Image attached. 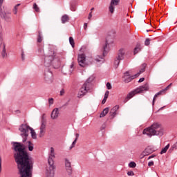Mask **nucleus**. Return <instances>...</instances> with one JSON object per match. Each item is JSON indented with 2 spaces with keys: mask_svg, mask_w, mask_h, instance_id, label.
<instances>
[{
  "mask_svg": "<svg viewBox=\"0 0 177 177\" xmlns=\"http://www.w3.org/2000/svg\"><path fill=\"white\" fill-rule=\"evenodd\" d=\"M75 136H76V138H75L76 141H77V140H78V138H80V133H77L75 134Z\"/></svg>",
  "mask_w": 177,
  "mask_h": 177,
  "instance_id": "obj_53",
  "label": "nucleus"
},
{
  "mask_svg": "<svg viewBox=\"0 0 177 177\" xmlns=\"http://www.w3.org/2000/svg\"><path fill=\"white\" fill-rule=\"evenodd\" d=\"M69 42H70V44L71 45L72 48H74V46H75V43L74 42V38H73L72 37H70Z\"/></svg>",
  "mask_w": 177,
  "mask_h": 177,
  "instance_id": "obj_34",
  "label": "nucleus"
},
{
  "mask_svg": "<svg viewBox=\"0 0 177 177\" xmlns=\"http://www.w3.org/2000/svg\"><path fill=\"white\" fill-rule=\"evenodd\" d=\"M172 85V83H171L169 85H168L167 87H165L164 89L161 90L160 92L162 93H164V92H167L168 89H169V87Z\"/></svg>",
  "mask_w": 177,
  "mask_h": 177,
  "instance_id": "obj_37",
  "label": "nucleus"
},
{
  "mask_svg": "<svg viewBox=\"0 0 177 177\" xmlns=\"http://www.w3.org/2000/svg\"><path fill=\"white\" fill-rule=\"evenodd\" d=\"M129 168H135L136 167V163L135 162H131L129 164Z\"/></svg>",
  "mask_w": 177,
  "mask_h": 177,
  "instance_id": "obj_39",
  "label": "nucleus"
},
{
  "mask_svg": "<svg viewBox=\"0 0 177 177\" xmlns=\"http://www.w3.org/2000/svg\"><path fill=\"white\" fill-rule=\"evenodd\" d=\"M37 42H39V44H41V42H42V35L41 31L38 32Z\"/></svg>",
  "mask_w": 177,
  "mask_h": 177,
  "instance_id": "obj_32",
  "label": "nucleus"
},
{
  "mask_svg": "<svg viewBox=\"0 0 177 177\" xmlns=\"http://www.w3.org/2000/svg\"><path fill=\"white\" fill-rule=\"evenodd\" d=\"M75 143H77V139H75V140L73 142L70 149H73V147H74V146H75Z\"/></svg>",
  "mask_w": 177,
  "mask_h": 177,
  "instance_id": "obj_43",
  "label": "nucleus"
},
{
  "mask_svg": "<svg viewBox=\"0 0 177 177\" xmlns=\"http://www.w3.org/2000/svg\"><path fill=\"white\" fill-rule=\"evenodd\" d=\"M154 151L151 148L148 147L145 149V151L142 152L143 156H149V154H151Z\"/></svg>",
  "mask_w": 177,
  "mask_h": 177,
  "instance_id": "obj_20",
  "label": "nucleus"
},
{
  "mask_svg": "<svg viewBox=\"0 0 177 177\" xmlns=\"http://www.w3.org/2000/svg\"><path fill=\"white\" fill-rule=\"evenodd\" d=\"M153 165H154V162L153 161L149 162L148 167H153Z\"/></svg>",
  "mask_w": 177,
  "mask_h": 177,
  "instance_id": "obj_48",
  "label": "nucleus"
},
{
  "mask_svg": "<svg viewBox=\"0 0 177 177\" xmlns=\"http://www.w3.org/2000/svg\"><path fill=\"white\" fill-rule=\"evenodd\" d=\"M65 168L68 175H72L73 167H71V162H70L67 158L65 159Z\"/></svg>",
  "mask_w": 177,
  "mask_h": 177,
  "instance_id": "obj_12",
  "label": "nucleus"
},
{
  "mask_svg": "<svg viewBox=\"0 0 177 177\" xmlns=\"http://www.w3.org/2000/svg\"><path fill=\"white\" fill-rule=\"evenodd\" d=\"M68 21H70V17L67 15H64L62 17V24H64L66 23H68Z\"/></svg>",
  "mask_w": 177,
  "mask_h": 177,
  "instance_id": "obj_21",
  "label": "nucleus"
},
{
  "mask_svg": "<svg viewBox=\"0 0 177 177\" xmlns=\"http://www.w3.org/2000/svg\"><path fill=\"white\" fill-rule=\"evenodd\" d=\"M84 30H86V28H88V23L84 24Z\"/></svg>",
  "mask_w": 177,
  "mask_h": 177,
  "instance_id": "obj_51",
  "label": "nucleus"
},
{
  "mask_svg": "<svg viewBox=\"0 0 177 177\" xmlns=\"http://www.w3.org/2000/svg\"><path fill=\"white\" fill-rule=\"evenodd\" d=\"M55 51L49 50L46 55H44V66L46 67H50L52 64L53 63V60H55Z\"/></svg>",
  "mask_w": 177,
  "mask_h": 177,
  "instance_id": "obj_6",
  "label": "nucleus"
},
{
  "mask_svg": "<svg viewBox=\"0 0 177 177\" xmlns=\"http://www.w3.org/2000/svg\"><path fill=\"white\" fill-rule=\"evenodd\" d=\"M64 88H62L61 91H60V96H63V95H64Z\"/></svg>",
  "mask_w": 177,
  "mask_h": 177,
  "instance_id": "obj_50",
  "label": "nucleus"
},
{
  "mask_svg": "<svg viewBox=\"0 0 177 177\" xmlns=\"http://www.w3.org/2000/svg\"><path fill=\"white\" fill-rule=\"evenodd\" d=\"M138 77V76L136 75H131L129 74V72L127 71L126 73H124L123 79H124V82L126 84H128L129 82H131L132 80H135V78Z\"/></svg>",
  "mask_w": 177,
  "mask_h": 177,
  "instance_id": "obj_10",
  "label": "nucleus"
},
{
  "mask_svg": "<svg viewBox=\"0 0 177 177\" xmlns=\"http://www.w3.org/2000/svg\"><path fill=\"white\" fill-rule=\"evenodd\" d=\"M145 81V77H141L139 80L138 82H143Z\"/></svg>",
  "mask_w": 177,
  "mask_h": 177,
  "instance_id": "obj_57",
  "label": "nucleus"
},
{
  "mask_svg": "<svg viewBox=\"0 0 177 177\" xmlns=\"http://www.w3.org/2000/svg\"><path fill=\"white\" fill-rule=\"evenodd\" d=\"M44 80L48 84L53 82V73L50 71H46L44 73Z\"/></svg>",
  "mask_w": 177,
  "mask_h": 177,
  "instance_id": "obj_11",
  "label": "nucleus"
},
{
  "mask_svg": "<svg viewBox=\"0 0 177 177\" xmlns=\"http://www.w3.org/2000/svg\"><path fill=\"white\" fill-rule=\"evenodd\" d=\"M106 88H107V89H111L112 86H111V84H110V82L106 83Z\"/></svg>",
  "mask_w": 177,
  "mask_h": 177,
  "instance_id": "obj_44",
  "label": "nucleus"
},
{
  "mask_svg": "<svg viewBox=\"0 0 177 177\" xmlns=\"http://www.w3.org/2000/svg\"><path fill=\"white\" fill-rule=\"evenodd\" d=\"M89 86H91V78H88L80 89L77 93V97L79 99L84 97L86 95L89 90Z\"/></svg>",
  "mask_w": 177,
  "mask_h": 177,
  "instance_id": "obj_5",
  "label": "nucleus"
},
{
  "mask_svg": "<svg viewBox=\"0 0 177 177\" xmlns=\"http://www.w3.org/2000/svg\"><path fill=\"white\" fill-rule=\"evenodd\" d=\"M59 109L58 108H55L53 110L52 113H51V118L53 120H56V118H57V117H59Z\"/></svg>",
  "mask_w": 177,
  "mask_h": 177,
  "instance_id": "obj_16",
  "label": "nucleus"
},
{
  "mask_svg": "<svg viewBox=\"0 0 177 177\" xmlns=\"http://www.w3.org/2000/svg\"><path fill=\"white\" fill-rule=\"evenodd\" d=\"M91 19H92V12H91L88 14V20H91Z\"/></svg>",
  "mask_w": 177,
  "mask_h": 177,
  "instance_id": "obj_54",
  "label": "nucleus"
},
{
  "mask_svg": "<svg viewBox=\"0 0 177 177\" xmlns=\"http://www.w3.org/2000/svg\"><path fill=\"white\" fill-rule=\"evenodd\" d=\"M127 175L129 176H133V175H135V173H133V171H130L127 172Z\"/></svg>",
  "mask_w": 177,
  "mask_h": 177,
  "instance_id": "obj_42",
  "label": "nucleus"
},
{
  "mask_svg": "<svg viewBox=\"0 0 177 177\" xmlns=\"http://www.w3.org/2000/svg\"><path fill=\"white\" fill-rule=\"evenodd\" d=\"M142 133L143 135H147L149 138H151V136H162L164 129H162L161 124L155 122L149 127L145 129Z\"/></svg>",
  "mask_w": 177,
  "mask_h": 177,
  "instance_id": "obj_2",
  "label": "nucleus"
},
{
  "mask_svg": "<svg viewBox=\"0 0 177 177\" xmlns=\"http://www.w3.org/2000/svg\"><path fill=\"white\" fill-rule=\"evenodd\" d=\"M3 1L5 0H0V8H2V5L3 4Z\"/></svg>",
  "mask_w": 177,
  "mask_h": 177,
  "instance_id": "obj_56",
  "label": "nucleus"
},
{
  "mask_svg": "<svg viewBox=\"0 0 177 177\" xmlns=\"http://www.w3.org/2000/svg\"><path fill=\"white\" fill-rule=\"evenodd\" d=\"M150 39H146L145 41V45H146V46H149V45H150Z\"/></svg>",
  "mask_w": 177,
  "mask_h": 177,
  "instance_id": "obj_40",
  "label": "nucleus"
},
{
  "mask_svg": "<svg viewBox=\"0 0 177 177\" xmlns=\"http://www.w3.org/2000/svg\"><path fill=\"white\" fill-rule=\"evenodd\" d=\"M19 6H20V3H18L16 6H15V7L12 10L14 15H17V9H18Z\"/></svg>",
  "mask_w": 177,
  "mask_h": 177,
  "instance_id": "obj_33",
  "label": "nucleus"
},
{
  "mask_svg": "<svg viewBox=\"0 0 177 177\" xmlns=\"http://www.w3.org/2000/svg\"><path fill=\"white\" fill-rule=\"evenodd\" d=\"M95 8H92L91 9V10L92 11V10H93Z\"/></svg>",
  "mask_w": 177,
  "mask_h": 177,
  "instance_id": "obj_60",
  "label": "nucleus"
},
{
  "mask_svg": "<svg viewBox=\"0 0 177 177\" xmlns=\"http://www.w3.org/2000/svg\"><path fill=\"white\" fill-rule=\"evenodd\" d=\"M161 93H162L161 91H160V92L157 93L154 95V97H153V101H152V106H154V103H156V97H157L158 96H160V95H161Z\"/></svg>",
  "mask_w": 177,
  "mask_h": 177,
  "instance_id": "obj_30",
  "label": "nucleus"
},
{
  "mask_svg": "<svg viewBox=\"0 0 177 177\" xmlns=\"http://www.w3.org/2000/svg\"><path fill=\"white\" fill-rule=\"evenodd\" d=\"M121 62V59H119L118 58H115L114 60V67L115 68H118V66H120V62Z\"/></svg>",
  "mask_w": 177,
  "mask_h": 177,
  "instance_id": "obj_27",
  "label": "nucleus"
},
{
  "mask_svg": "<svg viewBox=\"0 0 177 177\" xmlns=\"http://www.w3.org/2000/svg\"><path fill=\"white\" fill-rule=\"evenodd\" d=\"M55 149L53 147L50 148V152L48 154V162L49 167H47L46 175L48 177L55 176Z\"/></svg>",
  "mask_w": 177,
  "mask_h": 177,
  "instance_id": "obj_3",
  "label": "nucleus"
},
{
  "mask_svg": "<svg viewBox=\"0 0 177 177\" xmlns=\"http://www.w3.org/2000/svg\"><path fill=\"white\" fill-rule=\"evenodd\" d=\"M2 171V158L0 156V172Z\"/></svg>",
  "mask_w": 177,
  "mask_h": 177,
  "instance_id": "obj_46",
  "label": "nucleus"
},
{
  "mask_svg": "<svg viewBox=\"0 0 177 177\" xmlns=\"http://www.w3.org/2000/svg\"><path fill=\"white\" fill-rule=\"evenodd\" d=\"M30 133L32 139L37 138V133H35V131H34V129L32 128L30 129Z\"/></svg>",
  "mask_w": 177,
  "mask_h": 177,
  "instance_id": "obj_29",
  "label": "nucleus"
},
{
  "mask_svg": "<svg viewBox=\"0 0 177 177\" xmlns=\"http://www.w3.org/2000/svg\"><path fill=\"white\" fill-rule=\"evenodd\" d=\"M109 93H110V92H109V91H106L105 92L104 97L102 101V104H104V103H106V102L109 97Z\"/></svg>",
  "mask_w": 177,
  "mask_h": 177,
  "instance_id": "obj_24",
  "label": "nucleus"
},
{
  "mask_svg": "<svg viewBox=\"0 0 177 177\" xmlns=\"http://www.w3.org/2000/svg\"><path fill=\"white\" fill-rule=\"evenodd\" d=\"M154 157H156V155H155V154H153V155L149 156L148 160H150V159H151V158H154Z\"/></svg>",
  "mask_w": 177,
  "mask_h": 177,
  "instance_id": "obj_52",
  "label": "nucleus"
},
{
  "mask_svg": "<svg viewBox=\"0 0 177 177\" xmlns=\"http://www.w3.org/2000/svg\"><path fill=\"white\" fill-rule=\"evenodd\" d=\"M46 131V130L40 129V133L39 134V138H44V136L45 135Z\"/></svg>",
  "mask_w": 177,
  "mask_h": 177,
  "instance_id": "obj_38",
  "label": "nucleus"
},
{
  "mask_svg": "<svg viewBox=\"0 0 177 177\" xmlns=\"http://www.w3.org/2000/svg\"><path fill=\"white\" fill-rule=\"evenodd\" d=\"M48 103L50 105L53 104V98H49Z\"/></svg>",
  "mask_w": 177,
  "mask_h": 177,
  "instance_id": "obj_47",
  "label": "nucleus"
},
{
  "mask_svg": "<svg viewBox=\"0 0 177 177\" xmlns=\"http://www.w3.org/2000/svg\"><path fill=\"white\" fill-rule=\"evenodd\" d=\"M26 146L29 150V151H32L34 150V144L31 142V141H28L26 142Z\"/></svg>",
  "mask_w": 177,
  "mask_h": 177,
  "instance_id": "obj_22",
  "label": "nucleus"
},
{
  "mask_svg": "<svg viewBox=\"0 0 177 177\" xmlns=\"http://www.w3.org/2000/svg\"><path fill=\"white\" fill-rule=\"evenodd\" d=\"M21 59H22V60H24V51H22L21 52Z\"/></svg>",
  "mask_w": 177,
  "mask_h": 177,
  "instance_id": "obj_55",
  "label": "nucleus"
},
{
  "mask_svg": "<svg viewBox=\"0 0 177 177\" xmlns=\"http://www.w3.org/2000/svg\"><path fill=\"white\" fill-rule=\"evenodd\" d=\"M118 109H120V106L116 105L111 109V111L109 113L110 118H113L114 117H115V115H117V111H118Z\"/></svg>",
  "mask_w": 177,
  "mask_h": 177,
  "instance_id": "obj_14",
  "label": "nucleus"
},
{
  "mask_svg": "<svg viewBox=\"0 0 177 177\" xmlns=\"http://www.w3.org/2000/svg\"><path fill=\"white\" fill-rule=\"evenodd\" d=\"M14 158L17 164L18 169L21 177L32 176V165L34 162L32 158L28 156L26 151V146L21 142L14 143Z\"/></svg>",
  "mask_w": 177,
  "mask_h": 177,
  "instance_id": "obj_1",
  "label": "nucleus"
},
{
  "mask_svg": "<svg viewBox=\"0 0 177 177\" xmlns=\"http://www.w3.org/2000/svg\"><path fill=\"white\" fill-rule=\"evenodd\" d=\"M120 3V0H111L109 10L111 13H114V6H117Z\"/></svg>",
  "mask_w": 177,
  "mask_h": 177,
  "instance_id": "obj_13",
  "label": "nucleus"
},
{
  "mask_svg": "<svg viewBox=\"0 0 177 177\" xmlns=\"http://www.w3.org/2000/svg\"><path fill=\"white\" fill-rule=\"evenodd\" d=\"M39 53H41L40 56H42V55H44V49L39 48Z\"/></svg>",
  "mask_w": 177,
  "mask_h": 177,
  "instance_id": "obj_49",
  "label": "nucleus"
},
{
  "mask_svg": "<svg viewBox=\"0 0 177 177\" xmlns=\"http://www.w3.org/2000/svg\"><path fill=\"white\" fill-rule=\"evenodd\" d=\"M174 150H177V142L171 147L169 151L171 153V151H174Z\"/></svg>",
  "mask_w": 177,
  "mask_h": 177,
  "instance_id": "obj_31",
  "label": "nucleus"
},
{
  "mask_svg": "<svg viewBox=\"0 0 177 177\" xmlns=\"http://www.w3.org/2000/svg\"><path fill=\"white\" fill-rule=\"evenodd\" d=\"M125 56V50L124 48H120L118 53L117 59L119 60H124V57Z\"/></svg>",
  "mask_w": 177,
  "mask_h": 177,
  "instance_id": "obj_15",
  "label": "nucleus"
},
{
  "mask_svg": "<svg viewBox=\"0 0 177 177\" xmlns=\"http://www.w3.org/2000/svg\"><path fill=\"white\" fill-rule=\"evenodd\" d=\"M141 48H140V45L138 44L136 48H134V55H136V53H139L140 52Z\"/></svg>",
  "mask_w": 177,
  "mask_h": 177,
  "instance_id": "obj_28",
  "label": "nucleus"
},
{
  "mask_svg": "<svg viewBox=\"0 0 177 177\" xmlns=\"http://www.w3.org/2000/svg\"><path fill=\"white\" fill-rule=\"evenodd\" d=\"M71 10H72V12H75V8L72 6Z\"/></svg>",
  "mask_w": 177,
  "mask_h": 177,
  "instance_id": "obj_58",
  "label": "nucleus"
},
{
  "mask_svg": "<svg viewBox=\"0 0 177 177\" xmlns=\"http://www.w3.org/2000/svg\"><path fill=\"white\" fill-rule=\"evenodd\" d=\"M0 16L2 19H4L8 23L12 21V17L10 12H6L2 10V7L0 8Z\"/></svg>",
  "mask_w": 177,
  "mask_h": 177,
  "instance_id": "obj_9",
  "label": "nucleus"
},
{
  "mask_svg": "<svg viewBox=\"0 0 177 177\" xmlns=\"http://www.w3.org/2000/svg\"><path fill=\"white\" fill-rule=\"evenodd\" d=\"M109 45V39H106L104 45L102 47L103 57L107 55V46Z\"/></svg>",
  "mask_w": 177,
  "mask_h": 177,
  "instance_id": "obj_17",
  "label": "nucleus"
},
{
  "mask_svg": "<svg viewBox=\"0 0 177 177\" xmlns=\"http://www.w3.org/2000/svg\"><path fill=\"white\" fill-rule=\"evenodd\" d=\"M33 9L35 10V12H39V7L37 5V3H35L33 4Z\"/></svg>",
  "mask_w": 177,
  "mask_h": 177,
  "instance_id": "obj_35",
  "label": "nucleus"
},
{
  "mask_svg": "<svg viewBox=\"0 0 177 177\" xmlns=\"http://www.w3.org/2000/svg\"><path fill=\"white\" fill-rule=\"evenodd\" d=\"M70 71L71 73H73V71H74V62H72L71 66H70Z\"/></svg>",
  "mask_w": 177,
  "mask_h": 177,
  "instance_id": "obj_41",
  "label": "nucleus"
},
{
  "mask_svg": "<svg viewBox=\"0 0 177 177\" xmlns=\"http://www.w3.org/2000/svg\"><path fill=\"white\" fill-rule=\"evenodd\" d=\"M95 60L96 62H102V63L104 62V59L101 56H97V57L95 58Z\"/></svg>",
  "mask_w": 177,
  "mask_h": 177,
  "instance_id": "obj_36",
  "label": "nucleus"
},
{
  "mask_svg": "<svg viewBox=\"0 0 177 177\" xmlns=\"http://www.w3.org/2000/svg\"><path fill=\"white\" fill-rule=\"evenodd\" d=\"M169 144H168L167 145H166L160 151V154H165V153H167V151H168V149H169Z\"/></svg>",
  "mask_w": 177,
  "mask_h": 177,
  "instance_id": "obj_26",
  "label": "nucleus"
},
{
  "mask_svg": "<svg viewBox=\"0 0 177 177\" xmlns=\"http://www.w3.org/2000/svg\"><path fill=\"white\" fill-rule=\"evenodd\" d=\"M31 130V127L30 126L26 124H22L19 128V131H20L21 136L23 138V143H26L27 141V138L28 137V131Z\"/></svg>",
  "mask_w": 177,
  "mask_h": 177,
  "instance_id": "obj_7",
  "label": "nucleus"
},
{
  "mask_svg": "<svg viewBox=\"0 0 177 177\" xmlns=\"http://www.w3.org/2000/svg\"><path fill=\"white\" fill-rule=\"evenodd\" d=\"M109 107L105 108L102 113L100 115V118H103V117H106V115H107V114H109Z\"/></svg>",
  "mask_w": 177,
  "mask_h": 177,
  "instance_id": "obj_19",
  "label": "nucleus"
},
{
  "mask_svg": "<svg viewBox=\"0 0 177 177\" xmlns=\"http://www.w3.org/2000/svg\"><path fill=\"white\" fill-rule=\"evenodd\" d=\"M1 56H2L3 59H6V57H8V53H6V48H5V44H3Z\"/></svg>",
  "mask_w": 177,
  "mask_h": 177,
  "instance_id": "obj_23",
  "label": "nucleus"
},
{
  "mask_svg": "<svg viewBox=\"0 0 177 177\" xmlns=\"http://www.w3.org/2000/svg\"><path fill=\"white\" fill-rule=\"evenodd\" d=\"M2 32L0 30V46L2 45Z\"/></svg>",
  "mask_w": 177,
  "mask_h": 177,
  "instance_id": "obj_45",
  "label": "nucleus"
},
{
  "mask_svg": "<svg viewBox=\"0 0 177 177\" xmlns=\"http://www.w3.org/2000/svg\"><path fill=\"white\" fill-rule=\"evenodd\" d=\"M145 91H149V84H145L142 86H139L135 90L131 91L127 96V97L124 100V103H127L129 99H132L135 95H138V93H142V92H145Z\"/></svg>",
  "mask_w": 177,
  "mask_h": 177,
  "instance_id": "obj_4",
  "label": "nucleus"
},
{
  "mask_svg": "<svg viewBox=\"0 0 177 177\" xmlns=\"http://www.w3.org/2000/svg\"><path fill=\"white\" fill-rule=\"evenodd\" d=\"M40 129L46 131V123L45 120L44 118L41 120V127H40Z\"/></svg>",
  "mask_w": 177,
  "mask_h": 177,
  "instance_id": "obj_25",
  "label": "nucleus"
},
{
  "mask_svg": "<svg viewBox=\"0 0 177 177\" xmlns=\"http://www.w3.org/2000/svg\"><path fill=\"white\" fill-rule=\"evenodd\" d=\"M77 61L80 67H86V56L85 54H80L77 57Z\"/></svg>",
  "mask_w": 177,
  "mask_h": 177,
  "instance_id": "obj_8",
  "label": "nucleus"
},
{
  "mask_svg": "<svg viewBox=\"0 0 177 177\" xmlns=\"http://www.w3.org/2000/svg\"><path fill=\"white\" fill-rule=\"evenodd\" d=\"M164 107H165V106L161 107V108L160 109V110H162V109H164Z\"/></svg>",
  "mask_w": 177,
  "mask_h": 177,
  "instance_id": "obj_59",
  "label": "nucleus"
},
{
  "mask_svg": "<svg viewBox=\"0 0 177 177\" xmlns=\"http://www.w3.org/2000/svg\"><path fill=\"white\" fill-rule=\"evenodd\" d=\"M146 66H147L146 64H142L140 66V71L136 74L138 77H139V75H140V74H142V73H145V71H146Z\"/></svg>",
  "mask_w": 177,
  "mask_h": 177,
  "instance_id": "obj_18",
  "label": "nucleus"
}]
</instances>
